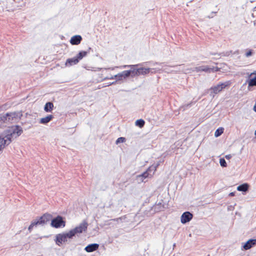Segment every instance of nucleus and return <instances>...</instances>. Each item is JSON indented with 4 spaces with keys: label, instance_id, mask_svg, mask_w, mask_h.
Masks as SVG:
<instances>
[{
    "label": "nucleus",
    "instance_id": "nucleus-28",
    "mask_svg": "<svg viewBox=\"0 0 256 256\" xmlns=\"http://www.w3.org/2000/svg\"><path fill=\"white\" fill-rule=\"evenodd\" d=\"M224 130V128L222 127L219 128H218L214 133V136L217 138L220 136L223 132Z\"/></svg>",
    "mask_w": 256,
    "mask_h": 256
},
{
    "label": "nucleus",
    "instance_id": "nucleus-7",
    "mask_svg": "<svg viewBox=\"0 0 256 256\" xmlns=\"http://www.w3.org/2000/svg\"><path fill=\"white\" fill-rule=\"evenodd\" d=\"M194 71L196 72H204L210 73L211 72H217L218 70V67H210L208 66H202L194 68Z\"/></svg>",
    "mask_w": 256,
    "mask_h": 256
},
{
    "label": "nucleus",
    "instance_id": "nucleus-10",
    "mask_svg": "<svg viewBox=\"0 0 256 256\" xmlns=\"http://www.w3.org/2000/svg\"><path fill=\"white\" fill-rule=\"evenodd\" d=\"M82 40L81 36L75 35L71 38L70 42L72 45H78L81 42Z\"/></svg>",
    "mask_w": 256,
    "mask_h": 256
},
{
    "label": "nucleus",
    "instance_id": "nucleus-29",
    "mask_svg": "<svg viewBox=\"0 0 256 256\" xmlns=\"http://www.w3.org/2000/svg\"><path fill=\"white\" fill-rule=\"evenodd\" d=\"M157 168L158 165H152L147 169L146 171L150 174L152 172V174H153L154 172L156 170Z\"/></svg>",
    "mask_w": 256,
    "mask_h": 256
},
{
    "label": "nucleus",
    "instance_id": "nucleus-25",
    "mask_svg": "<svg viewBox=\"0 0 256 256\" xmlns=\"http://www.w3.org/2000/svg\"><path fill=\"white\" fill-rule=\"evenodd\" d=\"M8 142L6 141L4 138L0 136V150H2L7 145Z\"/></svg>",
    "mask_w": 256,
    "mask_h": 256
},
{
    "label": "nucleus",
    "instance_id": "nucleus-9",
    "mask_svg": "<svg viewBox=\"0 0 256 256\" xmlns=\"http://www.w3.org/2000/svg\"><path fill=\"white\" fill-rule=\"evenodd\" d=\"M17 3L15 2V0H9L7 4L6 8L8 11H14L17 9H20Z\"/></svg>",
    "mask_w": 256,
    "mask_h": 256
},
{
    "label": "nucleus",
    "instance_id": "nucleus-44",
    "mask_svg": "<svg viewBox=\"0 0 256 256\" xmlns=\"http://www.w3.org/2000/svg\"><path fill=\"white\" fill-rule=\"evenodd\" d=\"M224 164H225V167H226V162H224Z\"/></svg>",
    "mask_w": 256,
    "mask_h": 256
},
{
    "label": "nucleus",
    "instance_id": "nucleus-24",
    "mask_svg": "<svg viewBox=\"0 0 256 256\" xmlns=\"http://www.w3.org/2000/svg\"><path fill=\"white\" fill-rule=\"evenodd\" d=\"M88 54V52L86 51H80L78 54L76 56L77 59L80 62L81 60H82L84 57L86 56Z\"/></svg>",
    "mask_w": 256,
    "mask_h": 256
},
{
    "label": "nucleus",
    "instance_id": "nucleus-42",
    "mask_svg": "<svg viewBox=\"0 0 256 256\" xmlns=\"http://www.w3.org/2000/svg\"><path fill=\"white\" fill-rule=\"evenodd\" d=\"M90 50H92V48H90H90H88V52Z\"/></svg>",
    "mask_w": 256,
    "mask_h": 256
},
{
    "label": "nucleus",
    "instance_id": "nucleus-37",
    "mask_svg": "<svg viewBox=\"0 0 256 256\" xmlns=\"http://www.w3.org/2000/svg\"><path fill=\"white\" fill-rule=\"evenodd\" d=\"M34 221L35 222L36 226L40 224L43 225V224L42 223V221L40 220L39 218H38L34 220Z\"/></svg>",
    "mask_w": 256,
    "mask_h": 256
},
{
    "label": "nucleus",
    "instance_id": "nucleus-36",
    "mask_svg": "<svg viewBox=\"0 0 256 256\" xmlns=\"http://www.w3.org/2000/svg\"><path fill=\"white\" fill-rule=\"evenodd\" d=\"M126 218V216H123L121 217L112 219V220L114 222H118L120 221H122V220H125Z\"/></svg>",
    "mask_w": 256,
    "mask_h": 256
},
{
    "label": "nucleus",
    "instance_id": "nucleus-43",
    "mask_svg": "<svg viewBox=\"0 0 256 256\" xmlns=\"http://www.w3.org/2000/svg\"><path fill=\"white\" fill-rule=\"evenodd\" d=\"M160 164V162H158L156 165H158V167L159 166Z\"/></svg>",
    "mask_w": 256,
    "mask_h": 256
},
{
    "label": "nucleus",
    "instance_id": "nucleus-4",
    "mask_svg": "<svg viewBox=\"0 0 256 256\" xmlns=\"http://www.w3.org/2000/svg\"><path fill=\"white\" fill-rule=\"evenodd\" d=\"M88 224L86 220H84L78 226L70 230L72 236L74 237L78 234H82L87 230Z\"/></svg>",
    "mask_w": 256,
    "mask_h": 256
},
{
    "label": "nucleus",
    "instance_id": "nucleus-41",
    "mask_svg": "<svg viewBox=\"0 0 256 256\" xmlns=\"http://www.w3.org/2000/svg\"><path fill=\"white\" fill-rule=\"evenodd\" d=\"M225 158H226L227 159H229L231 158V156L230 155H226L225 156Z\"/></svg>",
    "mask_w": 256,
    "mask_h": 256
},
{
    "label": "nucleus",
    "instance_id": "nucleus-18",
    "mask_svg": "<svg viewBox=\"0 0 256 256\" xmlns=\"http://www.w3.org/2000/svg\"><path fill=\"white\" fill-rule=\"evenodd\" d=\"M252 75H255L256 76L252 78H250L248 81V87L256 86V71L250 74V76H252Z\"/></svg>",
    "mask_w": 256,
    "mask_h": 256
},
{
    "label": "nucleus",
    "instance_id": "nucleus-40",
    "mask_svg": "<svg viewBox=\"0 0 256 256\" xmlns=\"http://www.w3.org/2000/svg\"><path fill=\"white\" fill-rule=\"evenodd\" d=\"M117 82H118V80H116V81H114V82H112L110 83V84H108V86H110V85H112V84H116Z\"/></svg>",
    "mask_w": 256,
    "mask_h": 256
},
{
    "label": "nucleus",
    "instance_id": "nucleus-14",
    "mask_svg": "<svg viewBox=\"0 0 256 256\" xmlns=\"http://www.w3.org/2000/svg\"><path fill=\"white\" fill-rule=\"evenodd\" d=\"M52 214L48 213H46L39 218H40L43 224H46L48 222H49L50 220H52Z\"/></svg>",
    "mask_w": 256,
    "mask_h": 256
},
{
    "label": "nucleus",
    "instance_id": "nucleus-16",
    "mask_svg": "<svg viewBox=\"0 0 256 256\" xmlns=\"http://www.w3.org/2000/svg\"><path fill=\"white\" fill-rule=\"evenodd\" d=\"M79 62L76 56L66 60L65 64L66 66H72L77 64Z\"/></svg>",
    "mask_w": 256,
    "mask_h": 256
},
{
    "label": "nucleus",
    "instance_id": "nucleus-30",
    "mask_svg": "<svg viewBox=\"0 0 256 256\" xmlns=\"http://www.w3.org/2000/svg\"><path fill=\"white\" fill-rule=\"evenodd\" d=\"M124 71L122 72L118 73V80H122L123 79L127 78L126 76H124Z\"/></svg>",
    "mask_w": 256,
    "mask_h": 256
},
{
    "label": "nucleus",
    "instance_id": "nucleus-19",
    "mask_svg": "<svg viewBox=\"0 0 256 256\" xmlns=\"http://www.w3.org/2000/svg\"><path fill=\"white\" fill-rule=\"evenodd\" d=\"M224 88V84L222 83L220 84H218L214 88H211V90L214 94H217L220 92Z\"/></svg>",
    "mask_w": 256,
    "mask_h": 256
},
{
    "label": "nucleus",
    "instance_id": "nucleus-35",
    "mask_svg": "<svg viewBox=\"0 0 256 256\" xmlns=\"http://www.w3.org/2000/svg\"><path fill=\"white\" fill-rule=\"evenodd\" d=\"M35 226H36L35 222L34 220L30 224V226L28 228V230L30 232H32L33 228Z\"/></svg>",
    "mask_w": 256,
    "mask_h": 256
},
{
    "label": "nucleus",
    "instance_id": "nucleus-15",
    "mask_svg": "<svg viewBox=\"0 0 256 256\" xmlns=\"http://www.w3.org/2000/svg\"><path fill=\"white\" fill-rule=\"evenodd\" d=\"M256 244V239H252L248 240L243 246L244 250H248L252 246Z\"/></svg>",
    "mask_w": 256,
    "mask_h": 256
},
{
    "label": "nucleus",
    "instance_id": "nucleus-2",
    "mask_svg": "<svg viewBox=\"0 0 256 256\" xmlns=\"http://www.w3.org/2000/svg\"><path fill=\"white\" fill-rule=\"evenodd\" d=\"M162 202L156 203V204L152 207L149 208L144 212V214L146 216H150L154 214L155 213L164 210L166 208V204H164L163 200H161Z\"/></svg>",
    "mask_w": 256,
    "mask_h": 256
},
{
    "label": "nucleus",
    "instance_id": "nucleus-34",
    "mask_svg": "<svg viewBox=\"0 0 256 256\" xmlns=\"http://www.w3.org/2000/svg\"><path fill=\"white\" fill-rule=\"evenodd\" d=\"M35 226H36L35 222L34 220L30 224V226L28 228V230L30 232H32L33 228Z\"/></svg>",
    "mask_w": 256,
    "mask_h": 256
},
{
    "label": "nucleus",
    "instance_id": "nucleus-8",
    "mask_svg": "<svg viewBox=\"0 0 256 256\" xmlns=\"http://www.w3.org/2000/svg\"><path fill=\"white\" fill-rule=\"evenodd\" d=\"M193 215L190 212H185L181 216L180 222L182 224H186L192 218Z\"/></svg>",
    "mask_w": 256,
    "mask_h": 256
},
{
    "label": "nucleus",
    "instance_id": "nucleus-11",
    "mask_svg": "<svg viewBox=\"0 0 256 256\" xmlns=\"http://www.w3.org/2000/svg\"><path fill=\"white\" fill-rule=\"evenodd\" d=\"M8 132H11L13 135L16 134L17 136H18L22 133L23 130L20 126L16 125L12 128V130H8Z\"/></svg>",
    "mask_w": 256,
    "mask_h": 256
},
{
    "label": "nucleus",
    "instance_id": "nucleus-39",
    "mask_svg": "<svg viewBox=\"0 0 256 256\" xmlns=\"http://www.w3.org/2000/svg\"><path fill=\"white\" fill-rule=\"evenodd\" d=\"M105 79H111V80L116 79V80H118V74L114 76H112L110 78H105Z\"/></svg>",
    "mask_w": 256,
    "mask_h": 256
},
{
    "label": "nucleus",
    "instance_id": "nucleus-20",
    "mask_svg": "<svg viewBox=\"0 0 256 256\" xmlns=\"http://www.w3.org/2000/svg\"><path fill=\"white\" fill-rule=\"evenodd\" d=\"M54 108V104L52 102H47L44 106V110L46 112H51Z\"/></svg>",
    "mask_w": 256,
    "mask_h": 256
},
{
    "label": "nucleus",
    "instance_id": "nucleus-17",
    "mask_svg": "<svg viewBox=\"0 0 256 256\" xmlns=\"http://www.w3.org/2000/svg\"><path fill=\"white\" fill-rule=\"evenodd\" d=\"M54 116L53 115L49 114L44 118H42L40 119V123L42 124H46L48 123L50 121H51Z\"/></svg>",
    "mask_w": 256,
    "mask_h": 256
},
{
    "label": "nucleus",
    "instance_id": "nucleus-3",
    "mask_svg": "<svg viewBox=\"0 0 256 256\" xmlns=\"http://www.w3.org/2000/svg\"><path fill=\"white\" fill-rule=\"evenodd\" d=\"M50 226L56 228H64L66 226V221L62 216L58 215L52 218Z\"/></svg>",
    "mask_w": 256,
    "mask_h": 256
},
{
    "label": "nucleus",
    "instance_id": "nucleus-22",
    "mask_svg": "<svg viewBox=\"0 0 256 256\" xmlns=\"http://www.w3.org/2000/svg\"><path fill=\"white\" fill-rule=\"evenodd\" d=\"M13 136L11 132H8V130L7 134L3 137L8 142L7 145H8L12 142Z\"/></svg>",
    "mask_w": 256,
    "mask_h": 256
},
{
    "label": "nucleus",
    "instance_id": "nucleus-23",
    "mask_svg": "<svg viewBox=\"0 0 256 256\" xmlns=\"http://www.w3.org/2000/svg\"><path fill=\"white\" fill-rule=\"evenodd\" d=\"M152 174L148 173L146 170L142 173L141 174L138 175V178H140L142 182L144 181V180L149 177L150 176H152Z\"/></svg>",
    "mask_w": 256,
    "mask_h": 256
},
{
    "label": "nucleus",
    "instance_id": "nucleus-1",
    "mask_svg": "<svg viewBox=\"0 0 256 256\" xmlns=\"http://www.w3.org/2000/svg\"><path fill=\"white\" fill-rule=\"evenodd\" d=\"M74 237L70 232H64L56 234L54 236V241L56 244L58 246H62L66 244L68 240L72 239Z\"/></svg>",
    "mask_w": 256,
    "mask_h": 256
},
{
    "label": "nucleus",
    "instance_id": "nucleus-21",
    "mask_svg": "<svg viewBox=\"0 0 256 256\" xmlns=\"http://www.w3.org/2000/svg\"><path fill=\"white\" fill-rule=\"evenodd\" d=\"M248 188H249L248 184L245 183V184H242L238 186L237 187V190L240 192H246L248 190Z\"/></svg>",
    "mask_w": 256,
    "mask_h": 256
},
{
    "label": "nucleus",
    "instance_id": "nucleus-6",
    "mask_svg": "<svg viewBox=\"0 0 256 256\" xmlns=\"http://www.w3.org/2000/svg\"><path fill=\"white\" fill-rule=\"evenodd\" d=\"M138 64L135 65H126L124 66V68L126 67H130V69L128 70H124V76L128 78L129 76L134 77L136 76H138V73L136 72V67H138Z\"/></svg>",
    "mask_w": 256,
    "mask_h": 256
},
{
    "label": "nucleus",
    "instance_id": "nucleus-32",
    "mask_svg": "<svg viewBox=\"0 0 256 256\" xmlns=\"http://www.w3.org/2000/svg\"><path fill=\"white\" fill-rule=\"evenodd\" d=\"M254 52L252 50H246L245 52V56L246 57H249L252 56Z\"/></svg>",
    "mask_w": 256,
    "mask_h": 256
},
{
    "label": "nucleus",
    "instance_id": "nucleus-13",
    "mask_svg": "<svg viewBox=\"0 0 256 256\" xmlns=\"http://www.w3.org/2000/svg\"><path fill=\"white\" fill-rule=\"evenodd\" d=\"M151 70V68H138L136 67V72L138 73V76L140 75H146L150 72Z\"/></svg>",
    "mask_w": 256,
    "mask_h": 256
},
{
    "label": "nucleus",
    "instance_id": "nucleus-33",
    "mask_svg": "<svg viewBox=\"0 0 256 256\" xmlns=\"http://www.w3.org/2000/svg\"><path fill=\"white\" fill-rule=\"evenodd\" d=\"M126 141V138L124 137H120V138H118L116 142V144H120V143H122V142H124Z\"/></svg>",
    "mask_w": 256,
    "mask_h": 256
},
{
    "label": "nucleus",
    "instance_id": "nucleus-45",
    "mask_svg": "<svg viewBox=\"0 0 256 256\" xmlns=\"http://www.w3.org/2000/svg\"><path fill=\"white\" fill-rule=\"evenodd\" d=\"M2 150H0V151H2Z\"/></svg>",
    "mask_w": 256,
    "mask_h": 256
},
{
    "label": "nucleus",
    "instance_id": "nucleus-12",
    "mask_svg": "<svg viewBox=\"0 0 256 256\" xmlns=\"http://www.w3.org/2000/svg\"><path fill=\"white\" fill-rule=\"evenodd\" d=\"M99 244H91L85 247L84 250L88 252H93L98 248Z\"/></svg>",
    "mask_w": 256,
    "mask_h": 256
},
{
    "label": "nucleus",
    "instance_id": "nucleus-38",
    "mask_svg": "<svg viewBox=\"0 0 256 256\" xmlns=\"http://www.w3.org/2000/svg\"><path fill=\"white\" fill-rule=\"evenodd\" d=\"M220 166L222 168H224V158H220Z\"/></svg>",
    "mask_w": 256,
    "mask_h": 256
},
{
    "label": "nucleus",
    "instance_id": "nucleus-26",
    "mask_svg": "<svg viewBox=\"0 0 256 256\" xmlns=\"http://www.w3.org/2000/svg\"><path fill=\"white\" fill-rule=\"evenodd\" d=\"M15 2L17 3L18 6L20 9L26 6V0H15Z\"/></svg>",
    "mask_w": 256,
    "mask_h": 256
},
{
    "label": "nucleus",
    "instance_id": "nucleus-5",
    "mask_svg": "<svg viewBox=\"0 0 256 256\" xmlns=\"http://www.w3.org/2000/svg\"><path fill=\"white\" fill-rule=\"evenodd\" d=\"M22 116V114L20 112H7L5 114L6 123L12 122L16 121L20 118Z\"/></svg>",
    "mask_w": 256,
    "mask_h": 256
},
{
    "label": "nucleus",
    "instance_id": "nucleus-27",
    "mask_svg": "<svg viewBox=\"0 0 256 256\" xmlns=\"http://www.w3.org/2000/svg\"><path fill=\"white\" fill-rule=\"evenodd\" d=\"M144 124H145V122L142 119L138 120L135 122L136 126H138L140 128L144 127Z\"/></svg>",
    "mask_w": 256,
    "mask_h": 256
},
{
    "label": "nucleus",
    "instance_id": "nucleus-31",
    "mask_svg": "<svg viewBox=\"0 0 256 256\" xmlns=\"http://www.w3.org/2000/svg\"><path fill=\"white\" fill-rule=\"evenodd\" d=\"M6 118L5 114H0V126L3 124L6 123Z\"/></svg>",
    "mask_w": 256,
    "mask_h": 256
}]
</instances>
